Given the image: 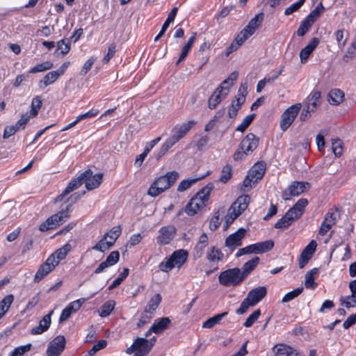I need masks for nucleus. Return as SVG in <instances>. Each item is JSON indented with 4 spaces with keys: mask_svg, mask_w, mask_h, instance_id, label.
Segmentation results:
<instances>
[{
    "mask_svg": "<svg viewBox=\"0 0 356 356\" xmlns=\"http://www.w3.org/2000/svg\"><path fill=\"white\" fill-rule=\"evenodd\" d=\"M54 311H51L48 314L45 315L40 321L39 325L33 327L31 332L32 334H40L48 330L51 325V316Z\"/></svg>",
    "mask_w": 356,
    "mask_h": 356,
    "instance_id": "393cba45",
    "label": "nucleus"
},
{
    "mask_svg": "<svg viewBox=\"0 0 356 356\" xmlns=\"http://www.w3.org/2000/svg\"><path fill=\"white\" fill-rule=\"evenodd\" d=\"M265 164L262 162L255 163L252 168L249 170L250 176L254 179V182H258L265 173Z\"/></svg>",
    "mask_w": 356,
    "mask_h": 356,
    "instance_id": "c85d7f7f",
    "label": "nucleus"
},
{
    "mask_svg": "<svg viewBox=\"0 0 356 356\" xmlns=\"http://www.w3.org/2000/svg\"><path fill=\"white\" fill-rule=\"evenodd\" d=\"M211 173L210 170H208L205 174L200 175H195L194 177L188 178L186 179L182 180L177 187V191L179 192L184 191L195 184L198 181H200L204 179L206 177L209 175Z\"/></svg>",
    "mask_w": 356,
    "mask_h": 356,
    "instance_id": "b1692460",
    "label": "nucleus"
},
{
    "mask_svg": "<svg viewBox=\"0 0 356 356\" xmlns=\"http://www.w3.org/2000/svg\"><path fill=\"white\" fill-rule=\"evenodd\" d=\"M170 323L171 321L168 317L156 319L152 325V330H154L155 334H160L168 328Z\"/></svg>",
    "mask_w": 356,
    "mask_h": 356,
    "instance_id": "bb28decb",
    "label": "nucleus"
},
{
    "mask_svg": "<svg viewBox=\"0 0 356 356\" xmlns=\"http://www.w3.org/2000/svg\"><path fill=\"white\" fill-rule=\"evenodd\" d=\"M206 257L210 262H218L222 260L224 254L219 248L213 246L208 250Z\"/></svg>",
    "mask_w": 356,
    "mask_h": 356,
    "instance_id": "f704fd0d",
    "label": "nucleus"
},
{
    "mask_svg": "<svg viewBox=\"0 0 356 356\" xmlns=\"http://www.w3.org/2000/svg\"><path fill=\"white\" fill-rule=\"evenodd\" d=\"M229 92V86L220 85L209 99V108L214 109L228 95Z\"/></svg>",
    "mask_w": 356,
    "mask_h": 356,
    "instance_id": "2eb2a0df",
    "label": "nucleus"
},
{
    "mask_svg": "<svg viewBox=\"0 0 356 356\" xmlns=\"http://www.w3.org/2000/svg\"><path fill=\"white\" fill-rule=\"evenodd\" d=\"M65 346V337L63 336H58L48 345L47 355L48 356H58L64 350Z\"/></svg>",
    "mask_w": 356,
    "mask_h": 356,
    "instance_id": "f3484780",
    "label": "nucleus"
},
{
    "mask_svg": "<svg viewBox=\"0 0 356 356\" xmlns=\"http://www.w3.org/2000/svg\"><path fill=\"white\" fill-rule=\"evenodd\" d=\"M71 49L70 40L62 39L57 42V51L60 50L63 56L66 55Z\"/></svg>",
    "mask_w": 356,
    "mask_h": 356,
    "instance_id": "de8ad7c7",
    "label": "nucleus"
},
{
    "mask_svg": "<svg viewBox=\"0 0 356 356\" xmlns=\"http://www.w3.org/2000/svg\"><path fill=\"white\" fill-rule=\"evenodd\" d=\"M209 244L207 235L203 233L199 237V239L193 249V257L195 259H200L204 254V250Z\"/></svg>",
    "mask_w": 356,
    "mask_h": 356,
    "instance_id": "5701e85b",
    "label": "nucleus"
},
{
    "mask_svg": "<svg viewBox=\"0 0 356 356\" xmlns=\"http://www.w3.org/2000/svg\"><path fill=\"white\" fill-rule=\"evenodd\" d=\"M252 252L254 254H261L270 250L273 246V241H265L251 245Z\"/></svg>",
    "mask_w": 356,
    "mask_h": 356,
    "instance_id": "c756f323",
    "label": "nucleus"
},
{
    "mask_svg": "<svg viewBox=\"0 0 356 356\" xmlns=\"http://www.w3.org/2000/svg\"><path fill=\"white\" fill-rule=\"evenodd\" d=\"M122 232V228L120 225L113 227L102 238L92 247V249L102 252L108 250L115 243Z\"/></svg>",
    "mask_w": 356,
    "mask_h": 356,
    "instance_id": "1a4fd4ad",
    "label": "nucleus"
},
{
    "mask_svg": "<svg viewBox=\"0 0 356 356\" xmlns=\"http://www.w3.org/2000/svg\"><path fill=\"white\" fill-rule=\"evenodd\" d=\"M275 356H296L297 353L291 347L285 344L276 345L273 348Z\"/></svg>",
    "mask_w": 356,
    "mask_h": 356,
    "instance_id": "7c9ffc66",
    "label": "nucleus"
},
{
    "mask_svg": "<svg viewBox=\"0 0 356 356\" xmlns=\"http://www.w3.org/2000/svg\"><path fill=\"white\" fill-rule=\"evenodd\" d=\"M188 257L187 250L179 249L173 252L170 257H168L174 268L179 269L186 263Z\"/></svg>",
    "mask_w": 356,
    "mask_h": 356,
    "instance_id": "412c9836",
    "label": "nucleus"
},
{
    "mask_svg": "<svg viewBox=\"0 0 356 356\" xmlns=\"http://www.w3.org/2000/svg\"><path fill=\"white\" fill-rule=\"evenodd\" d=\"M261 315L260 309L255 310L253 313H252L248 318L246 319L243 325L245 327H250L252 325V324L259 318Z\"/></svg>",
    "mask_w": 356,
    "mask_h": 356,
    "instance_id": "680f3d73",
    "label": "nucleus"
},
{
    "mask_svg": "<svg viewBox=\"0 0 356 356\" xmlns=\"http://www.w3.org/2000/svg\"><path fill=\"white\" fill-rule=\"evenodd\" d=\"M71 250L72 245L67 243L53 252L35 273L34 282H39L44 277L52 271L59 264L60 261L66 257Z\"/></svg>",
    "mask_w": 356,
    "mask_h": 356,
    "instance_id": "f257e3e1",
    "label": "nucleus"
},
{
    "mask_svg": "<svg viewBox=\"0 0 356 356\" xmlns=\"http://www.w3.org/2000/svg\"><path fill=\"white\" fill-rule=\"evenodd\" d=\"M307 204L308 201L307 199H300L289 210L292 211V213L295 214V216L299 218L302 215L304 209Z\"/></svg>",
    "mask_w": 356,
    "mask_h": 356,
    "instance_id": "4c0bfd02",
    "label": "nucleus"
},
{
    "mask_svg": "<svg viewBox=\"0 0 356 356\" xmlns=\"http://www.w3.org/2000/svg\"><path fill=\"white\" fill-rule=\"evenodd\" d=\"M232 176V165L229 164H227L222 169L220 181L222 183H227L228 181V180L231 179Z\"/></svg>",
    "mask_w": 356,
    "mask_h": 356,
    "instance_id": "603ef678",
    "label": "nucleus"
},
{
    "mask_svg": "<svg viewBox=\"0 0 356 356\" xmlns=\"http://www.w3.org/2000/svg\"><path fill=\"white\" fill-rule=\"evenodd\" d=\"M250 197L248 195L239 196L229 209L231 222L238 217L248 207Z\"/></svg>",
    "mask_w": 356,
    "mask_h": 356,
    "instance_id": "f8f14e48",
    "label": "nucleus"
},
{
    "mask_svg": "<svg viewBox=\"0 0 356 356\" xmlns=\"http://www.w3.org/2000/svg\"><path fill=\"white\" fill-rule=\"evenodd\" d=\"M84 194V191L82 193H74L72 194L68 198V201H70V204H67L65 208H63L57 213L49 217L44 222L40 225V230L41 232H45L49 229H54L57 226L65 222L70 217V214L72 211V205Z\"/></svg>",
    "mask_w": 356,
    "mask_h": 356,
    "instance_id": "f03ea898",
    "label": "nucleus"
},
{
    "mask_svg": "<svg viewBox=\"0 0 356 356\" xmlns=\"http://www.w3.org/2000/svg\"><path fill=\"white\" fill-rule=\"evenodd\" d=\"M266 293L267 291L265 286H258L250 291L239 308L237 309L236 314H243L245 313L249 307L259 303L266 296Z\"/></svg>",
    "mask_w": 356,
    "mask_h": 356,
    "instance_id": "6e6552de",
    "label": "nucleus"
},
{
    "mask_svg": "<svg viewBox=\"0 0 356 356\" xmlns=\"http://www.w3.org/2000/svg\"><path fill=\"white\" fill-rule=\"evenodd\" d=\"M90 174H92V170L90 169H88L81 173L79 177L76 178L72 179L67 185V186L65 188V189L63 191V193L59 195L56 199V201H61L67 195H68L70 193L72 192L75 189L78 188L79 186L82 185L83 183V181L85 180V178L89 176Z\"/></svg>",
    "mask_w": 356,
    "mask_h": 356,
    "instance_id": "4468645a",
    "label": "nucleus"
},
{
    "mask_svg": "<svg viewBox=\"0 0 356 356\" xmlns=\"http://www.w3.org/2000/svg\"><path fill=\"white\" fill-rule=\"evenodd\" d=\"M115 306V302L110 300L104 302L99 310V314L101 317H106L111 314Z\"/></svg>",
    "mask_w": 356,
    "mask_h": 356,
    "instance_id": "58836bf2",
    "label": "nucleus"
},
{
    "mask_svg": "<svg viewBox=\"0 0 356 356\" xmlns=\"http://www.w3.org/2000/svg\"><path fill=\"white\" fill-rule=\"evenodd\" d=\"M252 35L251 33L243 28V29L236 37L234 42H236L239 45V47H241L244 43V42L246 41Z\"/></svg>",
    "mask_w": 356,
    "mask_h": 356,
    "instance_id": "6e6d98bb",
    "label": "nucleus"
},
{
    "mask_svg": "<svg viewBox=\"0 0 356 356\" xmlns=\"http://www.w3.org/2000/svg\"><path fill=\"white\" fill-rule=\"evenodd\" d=\"M33 118H34V116H32L31 114L29 113H24L21 115L19 120L16 122V124L19 128V129H24L30 119Z\"/></svg>",
    "mask_w": 356,
    "mask_h": 356,
    "instance_id": "052dcab7",
    "label": "nucleus"
},
{
    "mask_svg": "<svg viewBox=\"0 0 356 356\" xmlns=\"http://www.w3.org/2000/svg\"><path fill=\"white\" fill-rule=\"evenodd\" d=\"M259 138L252 133L248 134L241 140L237 150L234 154V159L239 161L244 159L248 155L257 149Z\"/></svg>",
    "mask_w": 356,
    "mask_h": 356,
    "instance_id": "423d86ee",
    "label": "nucleus"
},
{
    "mask_svg": "<svg viewBox=\"0 0 356 356\" xmlns=\"http://www.w3.org/2000/svg\"><path fill=\"white\" fill-rule=\"evenodd\" d=\"M196 123L195 120H191L175 125L172 129V136L166 140L161 147L159 156L164 155L175 143L182 139L195 127Z\"/></svg>",
    "mask_w": 356,
    "mask_h": 356,
    "instance_id": "7ed1b4c3",
    "label": "nucleus"
},
{
    "mask_svg": "<svg viewBox=\"0 0 356 356\" xmlns=\"http://www.w3.org/2000/svg\"><path fill=\"white\" fill-rule=\"evenodd\" d=\"M176 229L173 226L162 227L159 229L157 243L161 245L168 244L175 237Z\"/></svg>",
    "mask_w": 356,
    "mask_h": 356,
    "instance_id": "aec40b11",
    "label": "nucleus"
},
{
    "mask_svg": "<svg viewBox=\"0 0 356 356\" xmlns=\"http://www.w3.org/2000/svg\"><path fill=\"white\" fill-rule=\"evenodd\" d=\"M53 67V63L50 61H46L42 63L38 64L34 67L30 69L29 73L35 74L37 72H44L50 70Z\"/></svg>",
    "mask_w": 356,
    "mask_h": 356,
    "instance_id": "8fccbe9b",
    "label": "nucleus"
},
{
    "mask_svg": "<svg viewBox=\"0 0 356 356\" xmlns=\"http://www.w3.org/2000/svg\"><path fill=\"white\" fill-rule=\"evenodd\" d=\"M264 19V14L259 13L255 15L248 24L247 26L244 27L248 31L251 33L253 35L257 29L261 25L262 21Z\"/></svg>",
    "mask_w": 356,
    "mask_h": 356,
    "instance_id": "72a5a7b5",
    "label": "nucleus"
},
{
    "mask_svg": "<svg viewBox=\"0 0 356 356\" xmlns=\"http://www.w3.org/2000/svg\"><path fill=\"white\" fill-rule=\"evenodd\" d=\"M227 314L228 313L227 312H223L221 314H218L209 318L208 320H207L206 321H204L203 323L202 327H204V328L213 327L215 325L219 323L221 321V320L222 319V318L226 316L227 315Z\"/></svg>",
    "mask_w": 356,
    "mask_h": 356,
    "instance_id": "79ce46f5",
    "label": "nucleus"
},
{
    "mask_svg": "<svg viewBox=\"0 0 356 356\" xmlns=\"http://www.w3.org/2000/svg\"><path fill=\"white\" fill-rule=\"evenodd\" d=\"M246 232L245 228L241 227L234 233L230 234L225 239V246L232 252L237 247L241 246L242 245V239L245 237Z\"/></svg>",
    "mask_w": 356,
    "mask_h": 356,
    "instance_id": "dca6fc26",
    "label": "nucleus"
},
{
    "mask_svg": "<svg viewBox=\"0 0 356 356\" xmlns=\"http://www.w3.org/2000/svg\"><path fill=\"white\" fill-rule=\"evenodd\" d=\"M42 99L40 96L33 97L31 101V110L29 113L31 114L32 116L35 117L42 106Z\"/></svg>",
    "mask_w": 356,
    "mask_h": 356,
    "instance_id": "49530a36",
    "label": "nucleus"
},
{
    "mask_svg": "<svg viewBox=\"0 0 356 356\" xmlns=\"http://www.w3.org/2000/svg\"><path fill=\"white\" fill-rule=\"evenodd\" d=\"M214 186L212 183H209L203 187L186 205L184 211L188 216H194L198 211L205 207L209 202L211 192Z\"/></svg>",
    "mask_w": 356,
    "mask_h": 356,
    "instance_id": "20e7f679",
    "label": "nucleus"
},
{
    "mask_svg": "<svg viewBox=\"0 0 356 356\" xmlns=\"http://www.w3.org/2000/svg\"><path fill=\"white\" fill-rule=\"evenodd\" d=\"M320 40L317 38H313L309 43L306 45L300 52V62L305 64L307 62L308 58L314 50L317 47Z\"/></svg>",
    "mask_w": 356,
    "mask_h": 356,
    "instance_id": "4be33fe9",
    "label": "nucleus"
},
{
    "mask_svg": "<svg viewBox=\"0 0 356 356\" xmlns=\"http://www.w3.org/2000/svg\"><path fill=\"white\" fill-rule=\"evenodd\" d=\"M152 316L153 314L145 309L140 316V318L137 323V327L140 328L144 326L145 325L149 323L152 318Z\"/></svg>",
    "mask_w": 356,
    "mask_h": 356,
    "instance_id": "3c124183",
    "label": "nucleus"
},
{
    "mask_svg": "<svg viewBox=\"0 0 356 356\" xmlns=\"http://www.w3.org/2000/svg\"><path fill=\"white\" fill-rule=\"evenodd\" d=\"M161 302V296L159 293H156L150 299L145 309L154 314Z\"/></svg>",
    "mask_w": 356,
    "mask_h": 356,
    "instance_id": "37998d69",
    "label": "nucleus"
},
{
    "mask_svg": "<svg viewBox=\"0 0 356 356\" xmlns=\"http://www.w3.org/2000/svg\"><path fill=\"white\" fill-rule=\"evenodd\" d=\"M19 130V128L15 124L14 125L6 126L4 128L3 138L4 139L8 138L13 136L17 131Z\"/></svg>",
    "mask_w": 356,
    "mask_h": 356,
    "instance_id": "0e129e2a",
    "label": "nucleus"
},
{
    "mask_svg": "<svg viewBox=\"0 0 356 356\" xmlns=\"http://www.w3.org/2000/svg\"><path fill=\"white\" fill-rule=\"evenodd\" d=\"M344 98V93L339 89H332L328 93V102L333 105H339Z\"/></svg>",
    "mask_w": 356,
    "mask_h": 356,
    "instance_id": "473e14b6",
    "label": "nucleus"
},
{
    "mask_svg": "<svg viewBox=\"0 0 356 356\" xmlns=\"http://www.w3.org/2000/svg\"><path fill=\"white\" fill-rule=\"evenodd\" d=\"M14 300L13 295H8L0 301V318H1L9 309L11 304Z\"/></svg>",
    "mask_w": 356,
    "mask_h": 356,
    "instance_id": "ea45409f",
    "label": "nucleus"
},
{
    "mask_svg": "<svg viewBox=\"0 0 356 356\" xmlns=\"http://www.w3.org/2000/svg\"><path fill=\"white\" fill-rule=\"evenodd\" d=\"M318 273L317 268H313L309 270L305 275V285L307 289H314L317 286V284L315 282V275Z\"/></svg>",
    "mask_w": 356,
    "mask_h": 356,
    "instance_id": "e433bc0d",
    "label": "nucleus"
},
{
    "mask_svg": "<svg viewBox=\"0 0 356 356\" xmlns=\"http://www.w3.org/2000/svg\"><path fill=\"white\" fill-rule=\"evenodd\" d=\"M321 94L318 90H312L307 98V105L308 109L315 111L317 106L321 104Z\"/></svg>",
    "mask_w": 356,
    "mask_h": 356,
    "instance_id": "cd10ccee",
    "label": "nucleus"
},
{
    "mask_svg": "<svg viewBox=\"0 0 356 356\" xmlns=\"http://www.w3.org/2000/svg\"><path fill=\"white\" fill-rule=\"evenodd\" d=\"M325 10V8L322 3H320L307 17L312 23L314 22L319 18L321 13Z\"/></svg>",
    "mask_w": 356,
    "mask_h": 356,
    "instance_id": "a18cd8bd",
    "label": "nucleus"
},
{
    "mask_svg": "<svg viewBox=\"0 0 356 356\" xmlns=\"http://www.w3.org/2000/svg\"><path fill=\"white\" fill-rule=\"evenodd\" d=\"M332 148L335 156H341L343 152V142L341 141V140L338 138L332 139Z\"/></svg>",
    "mask_w": 356,
    "mask_h": 356,
    "instance_id": "5fc2aeb1",
    "label": "nucleus"
},
{
    "mask_svg": "<svg viewBox=\"0 0 356 356\" xmlns=\"http://www.w3.org/2000/svg\"><path fill=\"white\" fill-rule=\"evenodd\" d=\"M174 268V265L171 263L168 257H165L163 261L159 264V270L163 273H168Z\"/></svg>",
    "mask_w": 356,
    "mask_h": 356,
    "instance_id": "bf43d9fd",
    "label": "nucleus"
},
{
    "mask_svg": "<svg viewBox=\"0 0 356 356\" xmlns=\"http://www.w3.org/2000/svg\"><path fill=\"white\" fill-rule=\"evenodd\" d=\"M99 112V109L92 108L90 110H89L88 111H87V112H86L84 113L79 115L77 116L78 120L81 121L83 120H86V119H88V118H91L95 117V116H97L98 115Z\"/></svg>",
    "mask_w": 356,
    "mask_h": 356,
    "instance_id": "338daca9",
    "label": "nucleus"
},
{
    "mask_svg": "<svg viewBox=\"0 0 356 356\" xmlns=\"http://www.w3.org/2000/svg\"><path fill=\"white\" fill-rule=\"evenodd\" d=\"M259 258L255 257L251 260L245 263L242 267L241 275L245 279L258 265Z\"/></svg>",
    "mask_w": 356,
    "mask_h": 356,
    "instance_id": "c9c22d12",
    "label": "nucleus"
},
{
    "mask_svg": "<svg viewBox=\"0 0 356 356\" xmlns=\"http://www.w3.org/2000/svg\"><path fill=\"white\" fill-rule=\"evenodd\" d=\"M243 103L244 102H243V97L239 98V99H234L232 102L231 105L229 107L228 116L230 118H234L236 116L238 110L241 108Z\"/></svg>",
    "mask_w": 356,
    "mask_h": 356,
    "instance_id": "a19ab883",
    "label": "nucleus"
},
{
    "mask_svg": "<svg viewBox=\"0 0 356 356\" xmlns=\"http://www.w3.org/2000/svg\"><path fill=\"white\" fill-rule=\"evenodd\" d=\"M120 259V254L118 251L111 252L106 257L105 261L110 266H113L117 264Z\"/></svg>",
    "mask_w": 356,
    "mask_h": 356,
    "instance_id": "774afa93",
    "label": "nucleus"
},
{
    "mask_svg": "<svg viewBox=\"0 0 356 356\" xmlns=\"http://www.w3.org/2000/svg\"><path fill=\"white\" fill-rule=\"evenodd\" d=\"M156 337L147 339L146 338L137 337L129 348L125 350L127 355L134 353L133 356H147L151 351L156 342Z\"/></svg>",
    "mask_w": 356,
    "mask_h": 356,
    "instance_id": "0eeeda50",
    "label": "nucleus"
},
{
    "mask_svg": "<svg viewBox=\"0 0 356 356\" xmlns=\"http://www.w3.org/2000/svg\"><path fill=\"white\" fill-rule=\"evenodd\" d=\"M103 174L98 173L92 175V173L85 178L83 183L88 191L97 188L102 182Z\"/></svg>",
    "mask_w": 356,
    "mask_h": 356,
    "instance_id": "a878e982",
    "label": "nucleus"
},
{
    "mask_svg": "<svg viewBox=\"0 0 356 356\" xmlns=\"http://www.w3.org/2000/svg\"><path fill=\"white\" fill-rule=\"evenodd\" d=\"M107 342L106 340L102 339L99 340L97 343H95L91 349L88 350V355L90 356L94 355L97 351L103 349L106 347Z\"/></svg>",
    "mask_w": 356,
    "mask_h": 356,
    "instance_id": "69168bd1",
    "label": "nucleus"
},
{
    "mask_svg": "<svg viewBox=\"0 0 356 356\" xmlns=\"http://www.w3.org/2000/svg\"><path fill=\"white\" fill-rule=\"evenodd\" d=\"M196 35H197V33L195 32L192 33V35L188 39L186 44L182 48L179 58H178V60L176 62V65H179L182 60H184L186 58L189 51L192 48L193 44L195 42Z\"/></svg>",
    "mask_w": 356,
    "mask_h": 356,
    "instance_id": "2f4dec72",
    "label": "nucleus"
},
{
    "mask_svg": "<svg viewBox=\"0 0 356 356\" xmlns=\"http://www.w3.org/2000/svg\"><path fill=\"white\" fill-rule=\"evenodd\" d=\"M97 60V58L95 56L90 57L84 63L81 70V75H86L92 68V65L95 63V62Z\"/></svg>",
    "mask_w": 356,
    "mask_h": 356,
    "instance_id": "e2e57ef3",
    "label": "nucleus"
},
{
    "mask_svg": "<svg viewBox=\"0 0 356 356\" xmlns=\"http://www.w3.org/2000/svg\"><path fill=\"white\" fill-rule=\"evenodd\" d=\"M255 118V114H250L247 115L242 122L236 127V130L240 132H243L250 126Z\"/></svg>",
    "mask_w": 356,
    "mask_h": 356,
    "instance_id": "864d4df0",
    "label": "nucleus"
},
{
    "mask_svg": "<svg viewBox=\"0 0 356 356\" xmlns=\"http://www.w3.org/2000/svg\"><path fill=\"white\" fill-rule=\"evenodd\" d=\"M314 23L309 20L307 18H305L302 22L300 23L298 30H297V35L299 37L304 36L306 33L311 29Z\"/></svg>",
    "mask_w": 356,
    "mask_h": 356,
    "instance_id": "c03bdc74",
    "label": "nucleus"
},
{
    "mask_svg": "<svg viewBox=\"0 0 356 356\" xmlns=\"http://www.w3.org/2000/svg\"><path fill=\"white\" fill-rule=\"evenodd\" d=\"M309 186V184L307 182L294 181L283 193L282 197L285 200H289L291 196H298Z\"/></svg>",
    "mask_w": 356,
    "mask_h": 356,
    "instance_id": "a211bd4d",
    "label": "nucleus"
},
{
    "mask_svg": "<svg viewBox=\"0 0 356 356\" xmlns=\"http://www.w3.org/2000/svg\"><path fill=\"white\" fill-rule=\"evenodd\" d=\"M70 65V61L63 63L58 70L48 72L42 80L39 82L40 88H45L54 83L60 76H62Z\"/></svg>",
    "mask_w": 356,
    "mask_h": 356,
    "instance_id": "ddd939ff",
    "label": "nucleus"
},
{
    "mask_svg": "<svg viewBox=\"0 0 356 356\" xmlns=\"http://www.w3.org/2000/svg\"><path fill=\"white\" fill-rule=\"evenodd\" d=\"M219 282L225 286H235L244 279L241 270L238 268H231L222 272L218 277Z\"/></svg>",
    "mask_w": 356,
    "mask_h": 356,
    "instance_id": "9d476101",
    "label": "nucleus"
},
{
    "mask_svg": "<svg viewBox=\"0 0 356 356\" xmlns=\"http://www.w3.org/2000/svg\"><path fill=\"white\" fill-rule=\"evenodd\" d=\"M129 273V268H124L123 270L120 273L119 276L117 278H115L112 282V284L109 286L108 289L112 290L114 288L119 286L123 282V280L128 276Z\"/></svg>",
    "mask_w": 356,
    "mask_h": 356,
    "instance_id": "09e8293b",
    "label": "nucleus"
},
{
    "mask_svg": "<svg viewBox=\"0 0 356 356\" xmlns=\"http://www.w3.org/2000/svg\"><path fill=\"white\" fill-rule=\"evenodd\" d=\"M301 104L297 103L286 109L281 115L280 129L286 131L293 122L301 108Z\"/></svg>",
    "mask_w": 356,
    "mask_h": 356,
    "instance_id": "9b49d317",
    "label": "nucleus"
},
{
    "mask_svg": "<svg viewBox=\"0 0 356 356\" xmlns=\"http://www.w3.org/2000/svg\"><path fill=\"white\" fill-rule=\"evenodd\" d=\"M303 291V287H298L287 293L282 298V302H287L298 297Z\"/></svg>",
    "mask_w": 356,
    "mask_h": 356,
    "instance_id": "4d7b16f0",
    "label": "nucleus"
},
{
    "mask_svg": "<svg viewBox=\"0 0 356 356\" xmlns=\"http://www.w3.org/2000/svg\"><path fill=\"white\" fill-rule=\"evenodd\" d=\"M179 177L175 171L168 172L165 175L159 177L150 186L147 194L151 197H156L165 191L170 188Z\"/></svg>",
    "mask_w": 356,
    "mask_h": 356,
    "instance_id": "39448f33",
    "label": "nucleus"
},
{
    "mask_svg": "<svg viewBox=\"0 0 356 356\" xmlns=\"http://www.w3.org/2000/svg\"><path fill=\"white\" fill-rule=\"evenodd\" d=\"M339 214L336 211L329 210L325 214L324 220L319 229V234L324 236L337 222Z\"/></svg>",
    "mask_w": 356,
    "mask_h": 356,
    "instance_id": "6ab92c4d",
    "label": "nucleus"
},
{
    "mask_svg": "<svg viewBox=\"0 0 356 356\" xmlns=\"http://www.w3.org/2000/svg\"><path fill=\"white\" fill-rule=\"evenodd\" d=\"M305 0H299L298 1L293 3L292 5L285 9L284 15H289L293 14L294 12L298 11L305 3Z\"/></svg>",
    "mask_w": 356,
    "mask_h": 356,
    "instance_id": "13d9d810",
    "label": "nucleus"
}]
</instances>
